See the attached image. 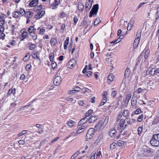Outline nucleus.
<instances>
[{"label":"nucleus","instance_id":"1","mask_svg":"<svg viewBox=\"0 0 159 159\" xmlns=\"http://www.w3.org/2000/svg\"><path fill=\"white\" fill-rule=\"evenodd\" d=\"M150 143L153 146H159V134H154L150 141Z\"/></svg>","mask_w":159,"mask_h":159},{"label":"nucleus","instance_id":"2","mask_svg":"<svg viewBox=\"0 0 159 159\" xmlns=\"http://www.w3.org/2000/svg\"><path fill=\"white\" fill-rule=\"evenodd\" d=\"M108 117H106L104 122L102 123V121H100L95 126V129H94V130L96 131L98 129H99V126H101V127H100L99 130H102L103 129L104 126L106 125L108 122Z\"/></svg>","mask_w":159,"mask_h":159},{"label":"nucleus","instance_id":"3","mask_svg":"<svg viewBox=\"0 0 159 159\" xmlns=\"http://www.w3.org/2000/svg\"><path fill=\"white\" fill-rule=\"evenodd\" d=\"M141 31L138 30L137 33L136 38L135 39L133 44L134 48H137L139 43L141 35Z\"/></svg>","mask_w":159,"mask_h":159},{"label":"nucleus","instance_id":"4","mask_svg":"<svg viewBox=\"0 0 159 159\" xmlns=\"http://www.w3.org/2000/svg\"><path fill=\"white\" fill-rule=\"evenodd\" d=\"M98 4H96L93 6V8L90 12L89 14V17H92L94 15L97 14L98 11Z\"/></svg>","mask_w":159,"mask_h":159},{"label":"nucleus","instance_id":"5","mask_svg":"<svg viewBox=\"0 0 159 159\" xmlns=\"http://www.w3.org/2000/svg\"><path fill=\"white\" fill-rule=\"evenodd\" d=\"M126 126L127 124H126L124 120H120L119 125H118L117 129L120 132H122L124 129L125 126Z\"/></svg>","mask_w":159,"mask_h":159},{"label":"nucleus","instance_id":"6","mask_svg":"<svg viewBox=\"0 0 159 159\" xmlns=\"http://www.w3.org/2000/svg\"><path fill=\"white\" fill-rule=\"evenodd\" d=\"M94 129L93 128L90 129L88 131L86 135V137L87 139H91L94 135Z\"/></svg>","mask_w":159,"mask_h":159},{"label":"nucleus","instance_id":"7","mask_svg":"<svg viewBox=\"0 0 159 159\" xmlns=\"http://www.w3.org/2000/svg\"><path fill=\"white\" fill-rule=\"evenodd\" d=\"M61 79L60 76H57L55 77L54 80V83L56 85H59L61 83Z\"/></svg>","mask_w":159,"mask_h":159},{"label":"nucleus","instance_id":"8","mask_svg":"<svg viewBox=\"0 0 159 159\" xmlns=\"http://www.w3.org/2000/svg\"><path fill=\"white\" fill-rule=\"evenodd\" d=\"M146 73L151 75H156L155 68L149 69L147 71Z\"/></svg>","mask_w":159,"mask_h":159},{"label":"nucleus","instance_id":"9","mask_svg":"<svg viewBox=\"0 0 159 159\" xmlns=\"http://www.w3.org/2000/svg\"><path fill=\"white\" fill-rule=\"evenodd\" d=\"M150 50L148 48H146L144 50L142 53H144V58L145 59H147L148 57L150 55Z\"/></svg>","mask_w":159,"mask_h":159},{"label":"nucleus","instance_id":"10","mask_svg":"<svg viewBox=\"0 0 159 159\" xmlns=\"http://www.w3.org/2000/svg\"><path fill=\"white\" fill-rule=\"evenodd\" d=\"M45 14V11H43L40 10L38 13L35 16V18L37 19H39L41 18Z\"/></svg>","mask_w":159,"mask_h":159},{"label":"nucleus","instance_id":"11","mask_svg":"<svg viewBox=\"0 0 159 159\" xmlns=\"http://www.w3.org/2000/svg\"><path fill=\"white\" fill-rule=\"evenodd\" d=\"M87 127L88 125H86L81 126L77 130V133L79 134L81 133L84 131Z\"/></svg>","mask_w":159,"mask_h":159},{"label":"nucleus","instance_id":"12","mask_svg":"<svg viewBox=\"0 0 159 159\" xmlns=\"http://www.w3.org/2000/svg\"><path fill=\"white\" fill-rule=\"evenodd\" d=\"M135 20L134 18H131L130 22L129 23L128 25L127 29L128 30H131L132 27L134 22Z\"/></svg>","mask_w":159,"mask_h":159},{"label":"nucleus","instance_id":"13","mask_svg":"<svg viewBox=\"0 0 159 159\" xmlns=\"http://www.w3.org/2000/svg\"><path fill=\"white\" fill-rule=\"evenodd\" d=\"M116 130L114 129H111L109 132V134L110 136L111 137H114L116 135Z\"/></svg>","mask_w":159,"mask_h":159},{"label":"nucleus","instance_id":"14","mask_svg":"<svg viewBox=\"0 0 159 159\" xmlns=\"http://www.w3.org/2000/svg\"><path fill=\"white\" fill-rule=\"evenodd\" d=\"M143 148L144 149L143 151L145 154L148 155H150L151 154V149L149 147L147 146H143Z\"/></svg>","mask_w":159,"mask_h":159},{"label":"nucleus","instance_id":"15","mask_svg":"<svg viewBox=\"0 0 159 159\" xmlns=\"http://www.w3.org/2000/svg\"><path fill=\"white\" fill-rule=\"evenodd\" d=\"M73 90H70V94L76 93V92L80 91L81 88L78 86L75 87L73 88Z\"/></svg>","mask_w":159,"mask_h":159},{"label":"nucleus","instance_id":"16","mask_svg":"<svg viewBox=\"0 0 159 159\" xmlns=\"http://www.w3.org/2000/svg\"><path fill=\"white\" fill-rule=\"evenodd\" d=\"M88 121V118L84 117L81 119L78 123V125L81 126L87 123Z\"/></svg>","mask_w":159,"mask_h":159},{"label":"nucleus","instance_id":"17","mask_svg":"<svg viewBox=\"0 0 159 159\" xmlns=\"http://www.w3.org/2000/svg\"><path fill=\"white\" fill-rule=\"evenodd\" d=\"M31 105V104L29 103L28 105L21 106L17 110V111H20L25 110L27 109Z\"/></svg>","mask_w":159,"mask_h":159},{"label":"nucleus","instance_id":"18","mask_svg":"<svg viewBox=\"0 0 159 159\" xmlns=\"http://www.w3.org/2000/svg\"><path fill=\"white\" fill-rule=\"evenodd\" d=\"M6 16L5 15H2V16L0 17V25L1 26H4L5 22L4 18L6 17Z\"/></svg>","mask_w":159,"mask_h":159},{"label":"nucleus","instance_id":"19","mask_svg":"<svg viewBox=\"0 0 159 159\" xmlns=\"http://www.w3.org/2000/svg\"><path fill=\"white\" fill-rule=\"evenodd\" d=\"M38 3V0H33L30 2L29 5L30 7H34L36 6Z\"/></svg>","mask_w":159,"mask_h":159},{"label":"nucleus","instance_id":"20","mask_svg":"<svg viewBox=\"0 0 159 159\" xmlns=\"http://www.w3.org/2000/svg\"><path fill=\"white\" fill-rule=\"evenodd\" d=\"M36 29L34 28V26H30L28 29V31L30 33H33L35 32Z\"/></svg>","mask_w":159,"mask_h":159},{"label":"nucleus","instance_id":"21","mask_svg":"<svg viewBox=\"0 0 159 159\" xmlns=\"http://www.w3.org/2000/svg\"><path fill=\"white\" fill-rule=\"evenodd\" d=\"M97 119V116H91L89 118H88L89 123H91L95 121Z\"/></svg>","mask_w":159,"mask_h":159},{"label":"nucleus","instance_id":"22","mask_svg":"<svg viewBox=\"0 0 159 159\" xmlns=\"http://www.w3.org/2000/svg\"><path fill=\"white\" fill-rule=\"evenodd\" d=\"M137 100L132 99L131 100V105L133 108H137V106H136L137 103Z\"/></svg>","mask_w":159,"mask_h":159},{"label":"nucleus","instance_id":"23","mask_svg":"<svg viewBox=\"0 0 159 159\" xmlns=\"http://www.w3.org/2000/svg\"><path fill=\"white\" fill-rule=\"evenodd\" d=\"M78 8L79 11H82L84 8L83 3L81 2H79L78 3Z\"/></svg>","mask_w":159,"mask_h":159},{"label":"nucleus","instance_id":"24","mask_svg":"<svg viewBox=\"0 0 159 159\" xmlns=\"http://www.w3.org/2000/svg\"><path fill=\"white\" fill-rule=\"evenodd\" d=\"M130 74V69L127 67L125 70L124 75L125 77L128 78Z\"/></svg>","mask_w":159,"mask_h":159},{"label":"nucleus","instance_id":"25","mask_svg":"<svg viewBox=\"0 0 159 159\" xmlns=\"http://www.w3.org/2000/svg\"><path fill=\"white\" fill-rule=\"evenodd\" d=\"M16 92V89L14 88L13 89L11 88L10 89L8 92V95L11 96L12 94L14 95Z\"/></svg>","mask_w":159,"mask_h":159},{"label":"nucleus","instance_id":"26","mask_svg":"<svg viewBox=\"0 0 159 159\" xmlns=\"http://www.w3.org/2000/svg\"><path fill=\"white\" fill-rule=\"evenodd\" d=\"M69 43V38L68 37H67L66 38V39L65 40L64 44V49H66L67 48V45Z\"/></svg>","mask_w":159,"mask_h":159},{"label":"nucleus","instance_id":"27","mask_svg":"<svg viewBox=\"0 0 159 159\" xmlns=\"http://www.w3.org/2000/svg\"><path fill=\"white\" fill-rule=\"evenodd\" d=\"M123 38H124V36L123 35H120V36H119V37L116 40H114V41L111 42V43H117L120 42Z\"/></svg>","mask_w":159,"mask_h":159},{"label":"nucleus","instance_id":"28","mask_svg":"<svg viewBox=\"0 0 159 159\" xmlns=\"http://www.w3.org/2000/svg\"><path fill=\"white\" fill-rule=\"evenodd\" d=\"M124 121L127 125V124L131 125L133 124V121H131L130 119L129 118H125Z\"/></svg>","mask_w":159,"mask_h":159},{"label":"nucleus","instance_id":"29","mask_svg":"<svg viewBox=\"0 0 159 159\" xmlns=\"http://www.w3.org/2000/svg\"><path fill=\"white\" fill-rule=\"evenodd\" d=\"M29 33L26 31H23L22 32L21 37L23 38L22 40H23L28 35Z\"/></svg>","mask_w":159,"mask_h":159},{"label":"nucleus","instance_id":"30","mask_svg":"<svg viewBox=\"0 0 159 159\" xmlns=\"http://www.w3.org/2000/svg\"><path fill=\"white\" fill-rule=\"evenodd\" d=\"M129 112L127 110H125L122 112V115L125 117H127L129 115Z\"/></svg>","mask_w":159,"mask_h":159},{"label":"nucleus","instance_id":"31","mask_svg":"<svg viewBox=\"0 0 159 159\" xmlns=\"http://www.w3.org/2000/svg\"><path fill=\"white\" fill-rule=\"evenodd\" d=\"M148 87H143V88H139L137 90V93H142L143 91L144 90H146L147 89Z\"/></svg>","mask_w":159,"mask_h":159},{"label":"nucleus","instance_id":"32","mask_svg":"<svg viewBox=\"0 0 159 159\" xmlns=\"http://www.w3.org/2000/svg\"><path fill=\"white\" fill-rule=\"evenodd\" d=\"M131 94H128L126 96L125 100V104L128 103L131 97Z\"/></svg>","mask_w":159,"mask_h":159},{"label":"nucleus","instance_id":"33","mask_svg":"<svg viewBox=\"0 0 159 159\" xmlns=\"http://www.w3.org/2000/svg\"><path fill=\"white\" fill-rule=\"evenodd\" d=\"M13 17L16 18H18L20 17V13L19 11H16L12 13Z\"/></svg>","mask_w":159,"mask_h":159},{"label":"nucleus","instance_id":"34","mask_svg":"<svg viewBox=\"0 0 159 159\" xmlns=\"http://www.w3.org/2000/svg\"><path fill=\"white\" fill-rule=\"evenodd\" d=\"M25 15L28 18H30L33 15V13L30 11H27L25 12Z\"/></svg>","mask_w":159,"mask_h":159},{"label":"nucleus","instance_id":"35","mask_svg":"<svg viewBox=\"0 0 159 159\" xmlns=\"http://www.w3.org/2000/svg\"><path fill=\"white\" fill-rule=\"evenodd\" d=\"M50 43L52 46H54L57 43V40L54 38H52L51 39Z\"/></svg>","mask_w":159,"mask_h":159},{"label":"nucleus","instance_id":"36","mask_svg":"<svg viewBox=\"0 0 159 159\" xmlns=\"http://www.w3.org/2000/svg\"><path fill=\"white\" fill-rule=\"evenodd\" d=\"M28 132V130H25L21 131L17 135V136L18 137H20L22 136V135L25 134L27 133Z\"/></svg>","mask_w":159,"mask_h":159},{"label":"nucleus","instance_id":"37","mask_svg":"<svg viewBox=\"0 0 159 159\" xmlns=\"http://www.w3.org/2000/svg\"><path fill=\"white\" fill-rule=\"evenodd\" d=\"M92 0H86L85 6H87L89 7H91L92 6Z\"/></svg>","mask_w":159,"mask_h":159},{"label":"nucleus","instance_id":"38","mask_svg":"<svg viewBox=\"0 0 159 159\" xmlns=\"http://www.w3.org/2000/svg\"><path fill=\"white\" fill-rule=\"evenodd\" d=\"M93 111V110L91 109L88 110L85 114V117H86V118H88V117L91 115Z\"/></svg>","mask_w":159,"mask_h":159},{"label":"nucleus","instance_id":"39","mask_svg":"<svg viewBox=\"0 0 159 159\" xmlns=\"http://www.w3.org/2000/svg\"><path fill=\"white\" fill-rule=\"evenodd\" d=\"M30 53L27 54L23 58V60L24 61H26L30 58Z\"/></svg>","mask_w":159,"mask_h":159},{"label":"nucleus","instance_id":"40","mask_svg":"<svg viewBox=\"0 0 159 159\" xmlns=\"http://www.w3.org/2000/svg\"><path fill=\"white\" fill-rule=\"evenodd\" d=\"M49 57L50 59V60L51 62L54 61H53L54 57V54L53 52L50 53L49 55Z\"/></svg>","mask_w":159,"mask_h":159},{"label":"nucleus","instance_id":"41","mask_svg":"<svg viewBox=\"0 0 159 159\" xmlns=\"http://www.w3.org/2000/svg\"><path fill=\"white\" fill-rule=\"evenodd\" d=\"M80 154V151H77L73 155L70 157V159H75L77 156Z\"/></svg>","mask_w":159,"mask_h":159},{"label":"nucleus","instance_id":"42","mask_svg":"<svg viewBox=\"0 0 159 159\" xmlns=\"http://www.w3.org/2000/svg\"><path fill=\"white\" fill-rule=\"evenodd\" d=\"M9 43L11 46L13 47L16 44V42L14 40H11L9 41Z\"/></svg>","mask_w":159,"mask_h":159},{"label":"nucleus","instance_id":"43","mask_svg":"<svg viewBox=\"0 0 159 159\" xmlns=\"http://www.w3.org/2000/svg\"><path fill=\"white\" fill-rule=\"evenodd\" d=\"M32 34L31 35L32 39L33 40H35L37 38V34L35 33V32Z\"/></svg>","mask_w":159,"mask_h":159},{"label":"nucleus","instance_id":"44","mask_svg":"<svg viewBox=\"0 0 159 159\" xmlns=\"http://www.w3.org/2000/svg\"><path fill=\"white\" fill-rule=\"evenodd\" d=\"M78 134L77 133V131L76 132H73L70 134V137H73L72 140H73L75 138Z\"/></svg>","mask_w":159,"mask_h":159},{"label":"nucleus","instance_id":"45","mask_svg":"<svg viewBox=\"0 0 159 159\" xmlns=\"http://www.w3.org/2000/svg\"><path fill=\"white\" fill-rule=\"evenodd\" d=\"M100 22L101 20L100 18H97L94 21V25H98Z\"/></svg>","mask_w":159,"mask_h":159},{"label":"nucleus","instance_id":"46","mask_svg":"<svg viewBox=\"0 0 159 159\" xmlns=\"http://www.w3.org/2000/svg\"><path fill=\"white\" fill-rule=\"evenodd\" d=\"M114 79V76L112 75H110L107 77V80L110 82L112 81Z\"/></svg>","mask_w":159,"mask_h":159},{"label":"nucleus","instance_id":"47","mask_svg":"<svg viewBox=\"0 0 159 159\" xmlns=\"http://www.w3.org/2000/svg\"><path fill=\"white\" fill-rule=\"evenodd\" d=\"M25 11L24 9L20 8V10H19V12L20 13V15L21 14L22 15H25Z\"/></svg>","mask_w":159,"mask_h":159},{"label":"nucleus","instance_id":"48","mask_svg":"<svg viewBox=\"0 0 159 159\" xmlns=\"http://www.w3.org/2000/svg\"><path fill=\"white\" fill-rule=\"evenodd\" d=\"M36 47V46L35 44L34 43H31L29 46V48L30 50H33Z\"/></svg>","mask_w":159,"mask_h":159},{"label":"nucleus","instance_id":"49","mask_svg":"<svg viewBox=\"0 0 159 159\" xmlns=\"http://www.w3.org/2000/svg\"><path fill=\"white\" fill-rule=\"evenodd\" d=\"M117 145V144L115 143H113L111 144L110 146V148L113 149L115 148Z\"/></svg>","mask_w":159,"mask_h":159},{"label":"nucleus","instance_id":"50","mask_svg":"<svg viewBox=\"0 0 159 159\" xmlns=\"http://www.w3.org/2000/svg\"><path fill=\"white\" fill-rule=\"evenodd\" d=\"M51 62L52 68L53 69L55 68L57 66L56 63L54 61H52Z\"/></svg>","mask_w":159,"mask_h":159},{"label":"nucleus","instance_id":"51","mask_svg":"<svg viewBox=\"0 0 159 159\" xmlns=\"http://www.w3.org/2000/svg\"><path fill=\"white\" fill-rule=\"evenodd\" d=\"M104 134L102 133L100 134L98 137V139L99 141L102 139L104 137Z\"/></svg>","mask_w":159,"mask_h":159},{"label":"nucleus","instance_id":"52","mask_svg":"<svg viewBox=\"0 0 159 159\" xmlns=\"http://www.w3.org/2000/svg\"><path fill=\"white\" fill-rule=\"evenodd\" d=\"M46 30L45 29L41 28L40 29L39 34H43L45 32Z\"/></svg>","mask_w":159,"mask_h":159},{"label":"nucleus","instance_id":"53","mask_svg":"<svg viewBox=\"0 0 159 159\" xmlns=\"http://www.w3.org/2000/svg\"><path fill=\"white\" fill-rule=\"evenodd\" d=\"M117 143H118V144L119 146H121L122 145H124V143H125L124 141H123L120 140H119L118 141Z\"/></svg>","mask_w":159,"mask_h":159},{"label":"nucleus","instance_id":"54","mask_svg":"<svg viewBox=\"0 0 159 159\" xmlns=\"http://www.w3.org/2000/svg\"><path fill=\"white\" fill-rule=\"evenodd\" d=\"M143 115H141L138 117L137 119V120L138 121L140 122L143 120Z\"/></svg>","mask_w":159,"mask_h":159},{"label":"nucleus","instance_id":"55","mask_svg":"<svg viewBox=\"0 0 159 159\" xmlns=\"http://www.w3.org/2000/svg\"><path fill=\"white\" fill-rule=\"evenodd\" d=\"M107 102V100L106 98H104L101 101V103L100 104L99 106H102L105 103H106Z\"/></svg>","mask_w":159,"mask_h":159},{"label":"nucleus","instance_id":"56","mask_svg":"<svg viewBox=\"0 0 159 159\" xmlns=\"http://www.w3.org/2000/svg\"><path fill=\"white\" fill-rule=\"evenodd\" d=\"M31 65L30 64H28L26 65L25 67V69L26 70L28 71L30 69V68H31Z\"/></svg>","mask_w":159,"mask_h":159},{"label":"nucleus","instance_id":"57","mask_svg":"<svg viewBox=\"0 0 159 159\" xmlns=\"http://www.w3.org/2000/svg\"><path fill=\"white\" fill-rule=\"evenodd\" d=\"M92 71H88L86 72L85 75L88 77H90L92 74Z\"/></svg>","mask_w":159,"mask_h":159},{"label":"nucleus","instance_id":"58","mask_svg":"<svg viewBox=\"0 0 159 159\" xmlns=\"http://www.w3.org/2000/svg\"><path fill=\"white\" fill-rule=\"evenodd\" d=\"M122 116V112L120 111L119 114V115L117 118V121L120 120Z\"/></svg>","mask_w":159,"mask_h":159},{"label":"nucleus","instance_id":"59","mask_svg":"<svg viewBox=\"0 0 159 159\" xmlns=\"http://www.w3.org/2000/svg\"><path fill=\"white\" fill-rule=\"evenodd\" d=\"M60 4V1L59 0H55L54 3V6H57Z\"/></svg>","mask_w":159,"mask_h":159},{"label":"nucleus","instance_id":"60","mask_svg":"<svg viewBox=\"0 0 159 159\" xmlns=\"http://www.w3.org/2000/svg\"><path fill=\"white\" fill-rule=\"evenodd\" d=\"M76 124V122L72 120H70V127L73 126Z\"/></svg>","mask_w":159,"mask_h":159},{"label":"nucleus","instance_id":"61","mask_svg":"<svg viewBox=\"0 0 159 159\" xmlns=\"http://www.w3.org/2000/svg\"><path fill=\"white\" fill-rule=\"evenodd\" d=\"M143 129L142 128V127H139L138 129V134L139 135L140 134H141L142 131Z\"/></svg>","mask_w":159,"mask_h":159},{"label":"nucleus","instance_id":"62","mask_svg":"<svg viewBox=\"0 0 159 159\" xmlns=\"http://www.w3.org/2000/svg\"><path fill=\"white\" fill-rule=\"evenodd\" d=\"M18 143L20 144L24 145L25 143V142L22 140H20L19 141Z\"/></svg>","mask_w":159,"mask_h":159},{"label":"nucleus","instance_id":"63","mask_svg":"<svg viewBox=\"0 0 159 159\" xmlns=\"http://www.w3.org/2000/svg\"><path fill=\"white\" fill-rule=\"evenodd\" d=\"M141 110L139 108L137 109L135 111L136 114H138L141 112Z\"/></svg>","mask_w":159,"mask_h":159},{"label":"nucleus","instance_id":"64","mask_svg":"<svg viewBox=\"0 0 159 159\" xmlns=\"http://www.w3.org/2000/svg\"><path fill=\"white\" fill-rule=\"evenodd\" d=\"M116 94V92L115 91H113L111 93V96L114 97Z\"/></svg>","mask_w":159,"mask_h":159}]
</instances>
